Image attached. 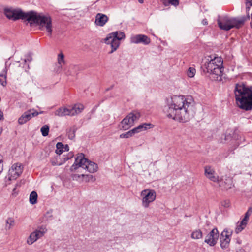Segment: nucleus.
Instances as JSON below:
<instances>
[{
  "instance_id": "obj_1",
  "label": "nucleus",
  "mask_w": 252,
  "mask_h": 252,
  "mask_svg": "<svg viewBox=\"0 0 252 252\" xmlns=\"http://www.w3.org/2000/svg\"><path fill=\"white\" fill-rule=\"evenodd\" d=\"M193 101L191 98L174 95L168 99L163 111L166 116L180 122H186L192 115Z\"/></svg>"
},
{
  "instance_id": "obj_2",
  "label": "nucleus",
  "mask_w": 252,
  "mask_h": 252,
  "mask_svg": "<svg viewBox=\"0 0 252 252\" xmlns=\"http://www.w3.org/2000/svg\"><path fill=\"white\" fill-rule=\"evenodd\" d=\"M234 94L236 103L239 108L245 110L252 108V87L237 83L235 85Z\"/></svg>"
},
{
  "instance_id": "obj_3",
  "label": "nucleus",
  "mask_w": 252,
  "mask_h": 252,
  "mask_svg": "<svg viewBox=\"0 0 252 252\" xmlns=\"http://www.w3.org/2000/svg\"><path fill=\"white\" fill-rule=\"evenodd\" d=\"M27 21L30 26L35 24L41 31H46L48 35L51 36L52 34V19L49 15L38 13L34 11H30L28 15Z\"/></svg>"
},
{
  "instance_id": "obj_4",
  "label": "nucleus",
  "mask_w": 252,
  "mask_h": 252,
  "mask_svg": "<svg viewBox=\"0 0 252 252\" xmlns=\"http://www.w3.org/2000/svg\"><path fill=\"white\" fill-rule=\"evenodd\" d=\"M223 61L220 57H209L206 59L203 65L204 70L212 75L215 80H221V76L222 75L223 68L222 67Z\"/></svg>"
},
{
  "instance_id": "obj_5",
  "label": "nucleus",
  "mask_w": 252,
  "mask_h": 252,
  "mask_svg": "<svg viewBox=\"0 0 252 252\" xmlns=\"http://www.w3.org/2000/svg\"><path fill=\"white\" fill-rule=\"evenodd\" d=\"M249 15L238 17H231L227 16L219 17L218 24L219 28L225 31H228L232 28L239 29L242 27L246 21L249 19Z\"/></svg>"
},
{
  "instance_id": "obj_6",
  "label": "nucleus",
  "mask_w": 252,
  "mask_h": 252,
  "mask_svg": "<svg viewBox=\"0 0 252 252\" xmlns=\"http://www.w3.org/2000/svg\"><path fill=\"white\" fill-rule=\"evenodd\" d=\"M81 168L86 169L90 173H94L97 171L98 166L96 163L86 158L83 154L79 153L77 154L74 164L70 167V171L79 172Z\"/></svg>"
},
{
  "instance_id": "obj_7",
  "label": "nucleus",
  "mask_w": 252,
  "mask_h": 252,
  "mask_svg": "<svg viewBox=\"0 0 252 252\" xmlns=\"http://www.w3.org/2000/svg\"><path fill=\"white\" fill-rule=\"evenodd\" d=\"M125 38L124 32L121 31H116L108 34L104 39V42L107 44H110L111 50L110 53L116 51L120 45V41Z\"/></svg>"
},
{
  "instance_id": "obj_8",
  "label": "nucleus",
  "mask_w": 252,
  "mask_h": 252,
  "mask_svg": "<svg viewBox=\"0 0 252 252\" xmlns=\"http://www.w3.org/2000/svg\"><path fill=\"white\" fill-rule=\"evenodd\" d=\"M84 109L83 104L77 103L72 106L60 107L55 111L54 114L59 117L72 116L80 113Z\"/></svg>"
},
{
  "instance_id": "obj_9",
  "label": "nucleus",
  "mask_w": 252,
  "mask_h": 252,
  "mask_svg": "<svg viewBox=\"0 0 252 252\" xmlns=\"http://www.w3.org/2000/svg\"><path fill=\"white\" fill-rule=\"evenodd\" d=\"M4 14L7 18L14 21L20 19L27 21L29 12L25 13L20 9L7 7L4 9Z\"/></svg>"
},
{
  "instance_id": "obj_10",
  "label": "nucleus",
  "mask_w": 252,
  "mask_h": 252,
  "mask_svg": "<svg viewBox=\"0 0 252 252\" xmlns=\"http://www.w3.org/2000/svg\"><path fill=\"white\" fill-rule=\"evenodd\" d=\"M140 113L133 111L129 113L121 122V129L126 130L128 129L140 117Z\"/></svg>"
},
{
  "instance_id": "obj_11",
  "label": "nucleus",
  "mask_w": 252,
  "mask_h": 252,
  "mask_svg": "<svg viewBox=\"0 0 252 252\" xmlns=\"http://www.w3.org/2000/svg\"><path fill=\"white\" fill-rule=\"evenodd\" d=\"M156 196V192L154 189H146L142 190L140 193V196L143 207L148 208L150 203L155 200Z\"/></svg>"
},
{
  "instance_id": "obj_12",
  "label": "nucleus",
  "mask_w": 252,
  "mask_h": 252,
  "mask_svg": "<svg viewBox=\"0 0 252 252\" xmlns=\"http://www.w3.org/2000/svg\"><path fill=\"white\" fill-rule=\"evenodd\" d=\"M152 127L153 125L151 123H143L132 130H129L125 133L121 134L120 135V137L121 138H128L132 137L135 134L145 131L152 128Z\"/></svg>"
},
{
  "instance_id": "obj_13",
  "label": "nucleus",
  "mask_w": 252,
  "mask_h": 252,
  "mask_svg": "<svg viewBox=\"0 0 252 252\" xmlns=\"http://www.w3.org/2000/svg\"><path fill=\"white\" fill-rule=\"evenodd\" d=\"M23 166L22 163L17 162L12 165L8 171V178L9 180H15L22 173Z\"/></svg>"
},
{
  "instance_id": "obj_14",
  "label": "nucleus",
  "mask_w": 252,
  "mask_h": 252,
  "mask_svg": "<svg viewBox=\"0 0 252 252\" xmlns=\"http://www.w3.org/2000/svg\"><path fill=\"white\" fill-rule=\"evenodd\" d=\"M47 231V230L45 227H41L36 229L31 233L30 236L28 237L27 240V244L30 245H32L38 239L43 237Z\"/></svg>"
},
{
  "instance_id": "obj_15",
  "label": "nucleus",
  "mask_w": 252,
  "mask_h": 252,
  "mask_svg": "<svg viewBox=\"0 0 252 252\" xmlns=\"http://www.w3.org/2000/svg\"><path fill=\"white\" fill-rule=\"evenodd\" d=\"M218 183L219 187L222 190H227L233 186L232 179L227 175L219 177Z\"/></svg>"
},
{
  "instance_id": "obj_16",
  "label": "nucleus",
  "mask_w": 252,
  "mask_h": 252,
  "mask_svg": "<svg viewBox=\"0 0 252 252\" xmlns=\"http://www.w3.org/2000/svg\"><path fill=\"white\" fill-rule=\"evenodd\" d=\"M39 113L33 109H30L27 111L18 119V123L20 125L24 124L31 120L32 117H35Z\"/></svg>"
},
{
  "instance_id": "obj_17",
  "label": "nucleus",
  "mask_w": 252,
  "mask_h": 252,
  "mask_svg": "<svg viewBox=\"0 0 252 252\" xmlns=\"http://www.w3.org/2000/svg\"><path fill=\"white\" fill-rule=\"evenodd\" d=\"M219 236V232L217 228L213 229L206 236L205 242L211 246H213L217 242Z\"/></svg>"
},
{
  "instance_id": "obj_18",
  "label": "nucleus",
  "mask_w": 252,
  "mask_h": 252,
  "mask_svg": "<svg viewBox=\"0 0 252 252\" xmlns=\"http://www.w3.org/2000/svg\"><path fill=\"white\" fill-rule=\"evenodd\" d=\"M232 232L228 230H223L220 237V246L222 249H225L228 247L230 241V236Z\"/></svg>"
},
{
  "instance_id": "obj_19",
  "label": "nucleus",
  "mask_w": 252,
  "mask_h": 252,
  "mask_svg": "<svg viewBox=\"0 0 252 252\" xmlns=\"http://www.w3.org/2000/svg\"><path fill=\"white\" fill-rule=\"evenodd\" d=\"M204 175L212 182H216L219 180V176L216 174L214 168L211 166L204 167Z\"/></svg>"
},
{
  "instance_id": "obj_20",
  "label": "nucleus",
  "mask_w": 252,
  "mask_h": 252,
  "mask_svg": "<svg viewBox=\"0 0 252 252\" xmlns=\"http://www.w3.org/2000/svg\"><path fill=\"white\" fill-rule=\"evenodd\" d=\"M150 41V39L147 36L143 34H137L130 37V42L132 43H142L147 45L149 44Z\"/></svg>"
},
{
  "instance_id": "obj_21",
  "label": "nucleus",
  "mask_w": 252,
  "mask_h": 252,
  "mask_svg": "<svg viewBox=\"0 0 252 252\" xmlns=\"http://www.w3.org/2000/svg\"><path fill=\"white\" fill-rule=\"evenodd\" d=\"M108 19L109 18L107 15L102 13H98L95 17V23L97 26L102 27L108 22Z\"/></svg>"
},
{
  "instance_id": "obj_22",
  "label": "nucleus",
  "mask_w": 252,
  "mask_h": 252,
  "mask_svg": "<svg viewBox=\"0 0 252 252\" xmlns=\"http://www.w3.org/2000/svg\"><path fill=\"white\" fill-rule=\"evenodd\" d=\"M7 69L5 67L0 73V84L3 87L7 85Z\"/></svg>"
},
{
  "instance_id": "obj_23",
  "label": "nucleus",
  "mask_w": 252,
  "mask_h": 252,
  "mask_svg": "<svg viewBox=\"0 0 252 252\" xmlns=\"http://www.w3.org/2000/svg\"><path fill=\"white\" fill-rule=\"evenodd\" d=\"M57 61L58 64V69H61L63 66L65 64L64 56L62 52L60 53L57 57Z\"/></svg>"
},
{
  "instance_id": "obj_24",
  "label": "nucleus",
  "mask_w": 252,
  "mask_h": 252,
  "mask_svg": "<svg viewBox=\"0 0 252 252\" xmlns=\"http://www.w3.org/2000/svg\"><path fill=\"white\" fill-rule=\"evenodd\" d=\"M247 223L248 222L243 221V220H242L240 222H238L235 229V232L236 233H239L241 232L246 227Z\"/></svg>"
},
{
  "instance_id": "obj_25",
  "label": "nucleus",
  "mask_w": 252,
  "mask_h": 252,
  "mask_svg": "<svg viewBox=\"0 0 252 252\" xmlns=\"http://www.w3.org/2000/svg\"><path fill=\"white\" fill-rule=\"evenodd\" d=\"M161 1L165 6H169V5L177 6L179 4V0H161Z\"/></svg>"
},
{
  "instance_id": "obj_26",
  "label": "nucleus",
  "mask_w": 252,
  "mask_h": 252,
  "mask_svg": "<svg viewBox=\"0 0 252 252\" xmlns=\"http://www.w3.org/2000/svg\"><path fill=\"white\" fill-rule=\"evenodd\" d=\"M203 234L200 229H196L192 231L191 237L193 239H199L202 238Z\"/></svg>"
},
{
  "instance_id": "obj_27",
  "label": "nucleus",
  "mask_w": 252,
  "mask_h": 252,
  "mask_svg": "<svg viewBox=\"0 0 252 252\" xmlns=\"http://www.w3.org/2000/svg\"><path fill=\"white\" fill-rule=\"evenodd\" d=\"M30 202L32 204H35L37 203V194L36 192L33 191L30 195Z\"/></svg>"
},
{
  "instance_id": "obj_28",
  "label": "nucleus",
  "mask_w": 252,
  "mask_h": 252,
  "mask_svg": "<svg viewBox=\"0 0 252 252\" xmlns=\"http://www.w3.org/2000/svg\"><path fill=\"white\" fill-rule=\"evenodd\" d=\"M83 182H88L89 181L94 182L95 178L92 175L82 174Z\"/></svg>"
},
{
  "instance_id": "obj_29",
  "label": "nucleus",
  "mask_w": 252,
  "mask_h": 252,
  "mask_svg": "<svg viewBox=\"0 0 252 252\" xmlns=\"http://www.w3.org/2000/svg\"><path fill=\"white\" fill-rule=\"evenodd\" d=\"M57 149L56 153L58 155H61L64 150V145L61 142H58L56 145Z\"/></svg>"
},
{
  "instance_id": "obj_30",
  "label": "nucleus",
  "mask_w": 252,
  "mask_h": 252,
  "mask_svg": "<svg viewBox=\"0 0 252 252\" xmlns=\"http://www.w3.org/2000/svg\"><path fill=\"white\" fill-rule=\"evenodd\" d=\"M15 224L14 220L12 218H9L6 220V228L10 229Z\"/></svg>"
},
{
  "instance_id": "obj_31",
  "label": "nucleus",
  "mask_w": 252,
  "mask_h": 252,
  "mask_svg": "<svg viewBox=\"0 0 252 252\" xmlns=\"http://www.w3.org/2000/svg\"><path fill=\"white\" fill-rule=\"evenodd\" d=\"M252 208H249L248 211L245 214V216H244V218L242 219V220H243V221H246V222H248V220H249V217H250V215L252 214Z\"/></svg>"
},
{
  "instance_id": "obj_32",
  "label": "nucleus",
  "mask_w": 252,
  "mask_h": 252,
  "mask_svg": "<svg viewBox=\"0 0 252 252\" xmlns=\"http://www.w3.org/2000/svg\"><path fill=\"white\" fill-rule=\"evenodd\" d=\"M49 127L47 125H44L41 128V132L43 136H46L48 135Z\"/></svg>"
},
{
  "instance_id": "obj_33",
  "label": "nucleus",
  "mask_w": 252,
  "mask_h": 252,
  "mask_svg": "<svg viewBox=\"0 0 252 252\" xmlns=\"http://www.w3.org/2000/svg\"><path fill=\"white\" fill-rule=\"evenodd\" d=\"M82 174H72L71 176L73 180H76L77 181L82 182H83V176Z\"/></svg>"
},
{
  "instance_id": "obj_34",
  "label": "nucleus",
  "mask_w": 252,
  "mask_h": 252,
  "mask_svg": "<svg viewBox=\"0 0 252 252\" xmlns=\"http://www.w3.org/2000/svg\"><path fill=\"white\" fill-rule=\"evenodd\" d=\"M196 73V69L193 67H189L187 71V75L189 77H193Z\"/></svg>"
},
{
  "instance_id": "obj_35",
  "label": "nucleus",
  "mask_w": 252,
  "mask_h": 252,
  "mask_svg": "<svg viewBox=\"0 0 252 252\" xmlns=\"http://www.w3.org/2000/svg\"><path fill=\"white\" fill-rule=\"evenodd\" d=\"M221 205L225 208H228L230 205V202L229 200H224L221 201Z\"/></svg>"
},
{
  "instance_id": "obj_36",
  "label": "nucleus",
  "mask_w": 252,
  "mask_h": 252,
  "mask_svg": "<svg viewBox=\"0 0 252 252\" xmlns=\"http://www.w3.org/2000/svg\"><path fill=\"white\" fill-rule=\"evenodd\" d=\"M0 174L2 172L3 170V156L0 154Z\"/></svg>"
},
{
  "instance_id": "obj_37",
  "label": "nucleus",
  "mask_w": 252,
  "mask_h": 252,
  "mask_svg": "<svg viewBox=\"0 0 252 252\" xmlns=\"http://www.w3.org/2000/svg\"><path fill=\"white\" fill-rule=\"evenodd\" d=\"M73 156V154L72 153H69L68 156L66 158H65L64 159L66 160H68L69 159L72 158Z\"/></svg>"
},
{
  "instance_id": "obj_38",
  "label": "nucleus",
  "mask_w": 252,
  "mask_h": 252,
  "mask_svg": "<svg viewBox=\"0 0 252 252\" xmlns=\"http://www.w3.org/2000/svg\"><path fill=\"white\" fill-rule=\"evenodd\" d=\"M69 150V146L67 145H65L64 146V150L63 151H68Z\"/></svg>"
},
{
  "instance_id": "obj_39",
  "label": "nucleus",
  "mask_w": 252,
  "mask_h": 252,
  "mask_svg": "<svg viewBox=\"0 0 252 252\" xmlns=\"http://www.w3.org/2000/svg\"><path fill=\"white\" fill-rule=\"evenodd\" d=\"M3 112L0 110V120L3 118Z\"/></svg>"
},
{
  "instance_id": "obj_40",
  "label": "nucleus",
  "mask_w": 252,
  "mask_h": 252,
  "mask_svg": "<svg viewBox=\"0 0 252 252\" xmlns=\"http://www.w3.org/2000/svg\"><path fill=\"white\" fill-rule=\"evenodd\" d=\"M138 1L140 3H143L144 2V0H138Z\"/></svg>"
}]
</instances>
